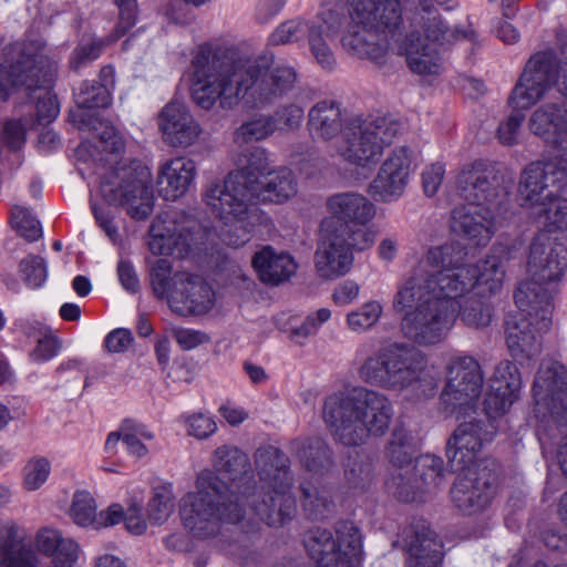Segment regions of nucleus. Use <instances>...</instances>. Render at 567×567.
<instances>
[{"mask_svg":"<svg viewBox=\"0 0 567 567\" xmlns=\"http://www.w3.org/2000/svg\"><path fill=\"white\" fill-rule=\"evenodd\" d=\"M212 464L214 471H202L196 491L179 502L183 526L193 536L213 537L220 523L237 524L247 518L251 526L261 522L279 527L293 518L297 506L289 460L280 450L270 446L256 453L258 487L251 480L249 457L238 447H217Z\"/></svg>","mask_w":567,"mask_h":567,"instance_id":"nucleus-1","label":"nucleus"},{"mask_svg":"<svg viewBox=\"0 0 567 567\" xmlns=\"http://www.w3.org/2000/svg\"><path fill=\"white\" fill-rule=\"evenodd\" d=\"M193 99L204 110L217 102L234 109L272 102L292 90L297 73L291 66L269 68L265 58L239 55L235 50L198 48L193 61Z\"/></svg>","mask_w":567,"mask_h":567,"instance_id":"nucleus-2","label":"nucleus"},{"mask_svg":"<svg viewBox=\"0 0 567 567\" xmlns=\"http://www.w3.org/2000/svg\"><path fill=\"white\" fill-rule=\"evenodd\" d=\"M467 265L424 272L412 268L392 300L403 336L419 346L442 342L457 319V305L474 289Z\"/></svg>","mask_w":567,"mask_h":567,"instance_id":"nucleus-3","label":"nucleus"},{"mask_svg":"<svg viewBox=\"0 0 567 567\" xmlns=\"http://www.w3.org/2000/svg\"><path fill=\"white\" fill-rule=\"evenodd\" d=\"M394 415L390 399L372 389L354 386L324 399L322 419L332 435L349 446L363 444L370 436H382Z\"/></svg>","mask_w":567,"mask_h":567,"instance_id":"nucleus-4","label":"nucleus"},{"mask_svg":"<svg viewBox=\"0 0 567 567\" xmlns=\"http://www.w3.org/2000/svg\"><path fill=\"white\" fill-rule=\"evenodd\" d=\"M349 6L352 25L341 38L342 48L351 55L383 64L388 44L380 33H394L400 28V1L349 0Z\"/></svg>","mask_w":567,"mask_h":567,"instance_id":"nucleus-5","label":"nucleus"},{"mask_svg":"<svg viewBox=\"0 0 567 567\" xmlns=\"http://www.w3.org/2000/svg\"><path fill=\"white\" fill-rule=\"evenodd\" d=\"M518 311L506 321V344L519 362L536 358L542 351L543 336L551 326L550 296L537 285L520 282L514 293Z\"/></svg>","mask_w":567,"mask_h":567,"instance_id":"nucleus-6","label":"nucleus"},{"mask_svg":"<svg viewBox=\"0 0 567 567\" xmlns=\"http://www.w3.org/2000/svg\"><path fill=\"white\" fill-rule=\"evenodd\" d=\"M426 365V355L421 350L405 342H392L363 361L359 377L372 386L402 392L421 381Z\"/></svg>","mask_w":567,"mask_h":567,"instance_id":"nucleus-7","label":"nucleus"},{"mask_svg":"<svg viewBox=\"0 0 567 567\" xmlns=\"http://www.w3.org/2000/svg\"><path fill=\"white\" fill-rule=\"evenodd\" d=\"M558 179L553 163L535 162L523 171L518 184L520 206L548 234L567 227V199L557 194Z\"/></svg>","mask_w":567,"mask_h":567,"instance_id":"nucleus-8","label":"nucleus"},{"mask_svg":"<svg viewBox=\"0 0 567 567\" xmlns=\"http://www.w3.org/2000/svg\"><path fill=\"white\" fill-rule=\"evenodd\" d=\"M346 21L347 14L342 4H324L310 21L295 18L280 23L268 41L272 45H282L307 37L309 51L316 63L326 71H332L337 60L331 42L338 37Z\"/></svg>","mask_w":567,"mask_h":567,"instance_id":"nucleus-9","label":"nucleus"},{"mask_svg":"<svg viewBox=\"0 0 567 567\" xmlns=\"http://www.w3.org/2000/svg\"><path fill=\"white\" fill-rule=\"evenodd\" d=\"M374 240L375 233L371 229L336 225L333 219H324L315 252L318 276L326 280L346 276L353 266V251L369 249Z\"/></svg>","mask_w":567,"mask_h":567,"instance_id":"nucleus-10","label":"nucleus"},{"mask_svg":"<svg viewBox=\"0 0 567 567\" xmlns=\"http://www.w3.org/2000/svg\"><path fill=\"white\" fill-rule=\"evenodd\" d=\"M401 131V123L390 116L353 120L343 131L337 154L348 164L371 168Z\"/></svg>","mask_w":567,"mask_h":567,"instance_id":"nucleus-11","label":"nucleus"},{"mask_svg":"<svg viewBox=\"0 0 567 567\" xmlns=\"http://www.w3.org/2000/svg\"><path fill=\"white\" fill-rule=\"evenodd\" d=\"M100 189L110 205L125 207L136 220L146 219L153 212L152 173L141 161L117 164L103 176Z\"/></svg>","mask_w":567,"mask_h":567,"instance_id":"nucleus-12","label":"nucleus"},{"mask_svg":"<svg viewBox=\"0 0 567 567\" xmlns=\"http://www.w3.org/2000/svg\"><path fill=\"white\" fill-rule=\"evenodd\" d=\"M303 545L317 567L357 566L362 556V539L359 528L352 522H340L332 532L313 527L306 532Z\"/></svg>","mask_w":567,"mask_h":567,"instance_id":"nucleus-13","label":"nucleus"},{"mask_svg":"<svg viewBox=\"0 0 567 567\" xmlns=\"http://www.w3.org/2000/svg\"><path fill=\"white\" fill-rule=\"evenodd\" d=\"M203 198L210 213L224 225L234 220L267 219L266 215L256 206L252 189L245 184L240 174H228L223 182L209 184Z\"/></svg>","mask_w":567,"mask_h":567,"instance_id":"nucleus-14","label":"nucleus"},{"mask_svg":"<svg viewBox=\"0 0 567 567\" xmlns=\"http://www.w3.org/2000/svg\"><path fill=\"white\" fill-rule=\"evenodd\" d=\"M148 236V248L154 255L184 258L203 239L204 234L193 216L166 210L154 218Z\"/></svg>","mask_w":567,"mask_h":567,"instance_id":"nucleus-15","label":"nucleus"},{"mask_svg":"<svg viewBox=\"0 0 567 567\" xmlns=\"http://www.w3.org/2000/svg\"><path fill=\"white\" fill-rule=\"evenodd\" d=\"M484 383L481 365L472 355L461 354L450 359L447 381L441 393L444 411L456 419L475 412Z\"/></svg>","mask_w":567,"mask_h":567,"instance_id":"nucleus-16","label":"nucleus"},{"mask_svg":"<svg viewBox=\"0 0 567 567\" xmlns=\"http://www.w3.org/2000/svg\"><path fill=\"white\" fill-rule=\"evenodd\" d=\"M452 488L453 504L464 514H476L486 508L498 487V466L492 458H482L472 467L458 471Z\"/></svg>","mask_w":567,"mask_h":567,"instance_id":"nucleus-17","label":"nucleus"},{"mask_svg":"<svg viewBox=\"0 0 567 567\" xmlns=\"http://www.w3.org/2000/svg\"><path fill=\"white\" fill-rule=\"evenodd\" d=\"M456 192L467 204L489 207L501 206L509 194L504 177L483 159L462 166L456 176Z\"/></svg>","mask_w":567,"mask_h":567,"instance_id":"nucleus-18","label":"nucleus"},{"mask_svg":"<svg viewBox=\"0 0 567 567\" xmlns=\"http://www.w3.org/2000/svg\"><path fill=\"white\" fill-rule=\"evenodd\" d=\"M558 60L553 50L534 53L526 62L508 103L516 110H527L540 101L557 81Z\"/></svg>","mask_w":567,"mask_h":567,"instance_id":"nucleus-19","label":"nucleus"},{"mask_svg":"<svg viewBox=\"0 0 567 567\" xmlns=\"http://www.w3.org/2000/svg\"><path fill=\"white\" fill-rule=\"evenodd\" d=\"M497 432L492 421L473 419L462 422L453 432L446 444L447 464L452 472L472 467L483 446L489 443Z\"/></svg>","mask_w":567,"mask_h":567,"instance_id":"nucleus-20","label":"nucleus"},{"mask_svg":"<svg viewBox=\"0 0 567 567\" xmlns=\"http://www.w3.org/2000/svg\"><path fill=\"white\" fill-rule=\"evenodd\" d=\"M537 413L546 410L557 427L567 429V369L557 361L542 364L534 384Z\"/></svg>","mask_w":567,"mask_h":567,"instance_id":"nucleus-21","label":"nucleus"},{"mask_svg":"<svg viewBox=\"0 0 567 567\" xmlns=\"http://www.w3.org/2000/svg\"><path fill=\"white\" fill-rule=\"evenodd\" d=\"M567 267V247L548 233H538L532 240L527 259L529 282L540 287L561 278Z\"/></svg>","mask_w":567,"mask_h":567,"instance_id":"nucleus-22","label":"nucleus"},{"mask_svg":"<svg viewBox=\"0 0 567 567\" xmlns=\"http://www.w3.org/2000/svg\"><path fill=\"white\" fill-rule=\"evenodd\" d=\"M414 168L413 152L406 146L395 147L370 183L369 194L374 200L381 203L399 200L405 192Z\"/></svg>","mask_w":567,"mask_h":567,"instance_id":"nucleus-23","label":"nucleus"},{"mask_svg":"<svg viewBox=\"0 0 567 567\" xmlns=\"http://www.w3.org/2000/svg\"><path fill=\"white\" fill-rule=\"evenodd\" d=\"M443 483V461L434 455H424L416 460L415 465L392 475L393 494L404 503L415 501L419 494L436 488Z\"/></svg>","mask_w":567,"mask_h":567,"instance_id":"nucleus-24","label":"nucleus"},{"mask_svg":"<svg viewBox=\"0 0 567 567\" xmlns=\"http://www.w3.org/2000/svg\"><path fill=\"white\" fill-rule=\"evenodd\" d=\"M33 55L16 48L7 52L6 60L0 63V97L7 101L11 90L24 87L28 94L44 86L45 80L40 75Z\"/></svg>","mask_w":567,"mask_h":567,"instance_id":"nucleus-25","label":"nucleus"},{"mask_svg":"<svg viewBox=\"0 0 567 567\" xmlns=\"http://www.w3.org/2000/svg\"><path fill=\"white\" fill-rule=\"evenodd\" d=\"M494 208L471 204L455 206L450 219L452 233L475 246H486L496 230Z\"/></svg>","mask_w":567,"mask_h":567,"instance_id":"nucleus-26","label":"nucleus"},{"mask_svg":"<svg viewBox=\"0 0 567 567\" xmlns=\"http://www.w3.org/2000/svg\"><path fill=\"white\" fill-rule=\"evenodd\" d=\"M212 287L199 276L175 275L169 295L171 309L182 316L203 315L214 305Z\"/></svg>","mask_w":567,"mask_h":567,"instance_id":"nucleus-27","label":"nucleus"},{"mask_svg":"<svg viewBox=\"0 0 567 567\" xmlns=\"http://www.w3.org/2000/svg\"><path fill=\"white\" fill-rule=\"evenodd\" d=\"M522 380L517 367L508 361H501L496 368L484 399V421H495L502 416L517 399Z\"/></svg>","mask_w":567,"mask_h":567,"instance_id":"nucleus-28","label":"nucleus"},{"mask_svg":"<svg viewBox=\"0 0 567 567\" xmlns=\"http://www.w3.org/2000/svg\"><path fill=\"white\" fill-rule=\"evenodd\" d=\"M163 140L173 147L187 148L199 140L203 128L189 110L179 102L167 103L158 114Z\"/></svg>","mask_w":567,"mask_h":567,"instance_id":"nucleus-29","label":"nucleus"},{"mask_svg":"<svg viewBox=\"0 0 567 567\" xmlns=\"http://www.w3.org/2000/svg\"><path fill=\"white\" fill-rule=\"evenodd\" d=\"M406 567H441L443 553L437 535L425 524H413L403 534Z\"/></svg>","mask_w":567,"mask_h":567,"instance_id":"nucleus-30","label":"nucleus"},{"mask_svg":"<svg viewBox=\"0 0 567 567\" xmlns=\"http://www.w3.org/2000/svg\"><path fill=\"white\" fill-rule=\"evenodd\" d=\"M196 176L193 159L176 157L163 163L157 172V190L165 200H176L184 196Z\"/></svg>","mask_w":567,"mask_h":567,"instance_id":"nucleus-31","label":"nucleus"},{"mask_svg":"<svg viewBox=\"0 0 567 567\" xmlns=\"http://www.w3.org/2000/svg\"><path fill=\"white\" fill-rule=\"evenodd\" d=\"M327 208L338 225L365 226L375 216L374 204L364 195L353 192L332 195L327 200ZM336 224L337 221L333 220Z\"/></svg>","mask_w":567,"mask_h":567,"instance_id":"nucleus-32","label":"nucleus"},{"mask_svg":"<svg viewBox=\"0 0 567 567\" xmlns=\"http://www.w3.org/2000/svg\"><path fill=\"white\" fill-rule=\"evenodd\" d=\"M251 265L259 279L268 285L278 286L295 275L298 265L287 252L277 251L271 246H265L257 251Z\"/></svg>","mask_w":567,"mask_h":567,"instance_id":"nucleus-33","label":"nucleus"},{"mask_svg":"<svg viewBox=\"0 0 567 567\" xmlns=\"http://www.w3.org/2000/svg\"><path fill=\"white\" fill-rule=\"evenodd\" d=\"M297 186L292 171L279 167L266 174L251 189L256 202L284 204L297 194Z\"/></svg>","mask_w":567,"mask_h":567,"instance_id":"nucleus-34","label":"nucleus"},{"mask_svg":"<svg viewBox=\"0 0 567 567\" xmlns=\"http://www.w3.org/2000/svg\"><path fill=\"white\" fill-rule=\"evenodd\" d=\"M343 118L339 104L321 101L315 104L308 114V128L313 137L332 140L342 132Z\"/></svg>","mask_w":567,"mask_h":567,"instance_id":"nucleus-35","label":"nucleus"},{"mask_svg":"<svg viewBox=\"0 0 567 567\" xmlns=\"http://www.w3.org/2000/svg\"><path fill=\"white\" fill-rule=\"evenodd\" d=\"M33 551L21 546L17 527L0 524V567H35Z\"/></svg>","mask_w":567,"mask_h":567,"instance_id":"nucleus-36","label":"nucleus"},{"mask_svg":"<svg viewBox=\"0 0 567 567\" xmlns=\"http://www.w3.org/2000/svg\"><path fill=\"white\" fill-rule=\"evenodd\" d=\"M466 252L458 243H445L427 249L424 256L413 268H421L424 272L452 269L464 266Z\"/></svg>","mask_w":567,"mask_h":567,"instance_id":"nucleus-37","label":"nucleus"},{"mask_svg":"<svg viewBox=\"0 0 567 567\" xmlns=\"http://www.w3.org/2000/svg\"><path fill=\"white\" fill-rule=\"evenodd\" d=\"M410 70L417 74H437L439 56L435 50L423 43L421 37L412 32L403 45Z\"/></svg>","mask_w":567,"mask_h":567,"instance_id":"nucleus-38","label":"nucleus"},{"mask_svg":"<svg viewBox=\"0 0 567 567\" xmlns=\"http://www.w3.org/2000/svg\"><path fill=\"white\" fill-rule=\"evenodd\" d=\"M468 269L473 270L474 288L482 287L488 295L497 293L505 278V270L499 257L491 255L476 264H467Z\"/></svg>","mask_w":567,"mask_h":567,"instance_id":"nucleus-39","label":"nucleus"},{"mask_svg":"<svg viewBox=\"0 0 567 567\" xmlns=\"http://www.w3.org/2000/svg\"><path fill=\"white\" fill-rule=\"evenodd\" d=\"M427 13V18L422 17L423 21V30L425 38L432 42H437L440 44L451 43L454 40H470L473 41L475 38V31L471 28L461 29V28H449L440 16L433 14L429 10H424Z\"/></svg>","mask_w":567,"mask_h":567,"instance_id":"nucleus-40","label":"nucleus"},{"mask_svg":"<svg viewBox=\"0 0 567 567\" xmlns=\"http://www.w3.org/2000/svg\"><path fill=\"white\" fill-rule=\"evenodd\" d=\"M471 329L487 328L494 317V308L491 302L482 298H467L457 305V318Z\"/></svg>","mask_w":567,"mask_h":567,"instance_id":"nucleus-41","label":"nucleus"},{"mask_svg":"<svg viewBox=\"0 0 567 567\" xmlns=\"http://www.w3.org/2000/svg\"><path fill=\"white\" fill-rule=\"evenodd\" d=\"M175 496L172 485H157L152 489V496L147 503V517L154 525L164 524L172 515L175 507Z\"/></svg>","mask_w":567,"mask_h":567,"instance_id":"nucleus-42","label":"nucleus"},{"mask_svg":"<svg viewBox=\"0 0 567 567\" xmlns=\"http://www.w3.org/2000/svg\"><path fill=\"white\" fill-rule=\"evenodd\" d=\"M155 435L148 427L142 423L125 420L122 423V441L126 446L128 454L142 458L148 454L146 441H153Z\"/></svg>","mask_w":567,"mask_h":567,"instance_id":"nucleus-43","label":"nucleus"},{"mask_svg":"<svg viewBox=\"0 0 567 567\" xmlns=\"http://www.w3.org/2000/svg\"><path fill=\"white\" fill-rule=\"evenodd\" d=\"M302 507L310 519H322L330 512L332 505L331 492L326 487L312 484L301 485Z\"/></svg>","mask_w":567,"mask_h":567,"instance_id":"nucleus-44","label":"nucleus"},{"mask_svg":"<svg viewBox=\"0 0 567 567\" xmlns=\"http://www.w3.org/2000/svg\"><path fill=\"white\" fill-rule=\"evenodd\" d=\"M298 455L308 471L320 472L331 465V452L324 440L316 436L307 440Z\"/></svg>","mask_w":567,"mask_h":567,"instance_id":"nucleus-45","label":"nucleus"},{"mask_svg":"<svg viewBox=\"0 0 567 567\" xmlns=\"http://www.w3.org/2000/svg\"><path fill=\"white\" fill-rule=\"evenodd\" d=\"M244 156L246 157V164L240 169L230 172V174H240L245 184L252 188L266 174L271 172L270 165L266 151L261 147H252Z\"/></svg>","mask_w":567,"mask_h":567,"instance_id":"nucleus-46","label":"nucleus"},{"mask_svg":"<svg viewBox=\"0 0 567 567\" xmlns=\"http://www.w3.org/2000/svg\"><path fill=\"white\" fill-rule=\"evenodd\" d=\"M276 132L275 120L270 115H259L244 122L235 132L237 144H246L267 138Z\"/></svg>","mask_w":567,"mask_h":567,"instance_id":"nucleus-47","label":"nucleus"},{"mask_svg":"<svg viewBox=\"0 0 567 567\" xmlns=\"http://www.w3.org/2000/svg\"><path fill=\"white\" fill-rule=\"evenodd\" d=\"M388 456L390 461L398 466V472H404L406 467L411 466L413 458V446L409 432L402 427L393 431L391 440L388 445Z\"/></svg>","mask_w":567,"mask_h":567,"instance_id":"nucleus-48","label":"nucleus"},{"mask_svg":"<svg viewBox=\"0 0 567 567\" xmlns=\"http://www.w3.org/2000/svg\"><path fill=\"white\" fill-rule=\"evenodd\" d=\"M74 95L80 109L107 107L112 101L111 92L100 86L96 81H83Z\"/></svg>","mask_w":567,"mask_h":567,"instance_id":"nucleus-49","label":"nucleus"},{"mask_svg":"<svg viewBox=\"0 0 567 567\" xmlns=\"http://www.w3.org/2000/svg\"><path fill=\"white\" fill-rule=\"evenodd\" d=\"M559 112L560 106L557 104L543 105L533 113L529 120L530 131L535 135L543 136L548 141L550 134H556L560 131L558 127Z\"/></svg>","mask_w":567,"mask_h":567,"instance_id":"nucleus-50","label":"nucleus"},{"mask_svg":"<svg viewBox=\"0 0 567 567\" xmlns=\"http://www.w3.org/2000/svg\"><path fill=\"white\" fill-rule=\"evenodd\" d=\"M70 515L73 522L79 526H95L96 504L93 496L86 491L75 492L70 508Z\"/></svg>","mask_w":567,"mask_h":567,"instance_id":"nucleus-51","label":"nucleus"},{"mask_svg":"<svg viewBox=\"0 0 567 567\" xmlns=\"http://www.w3.org/2000/svg\"><path fill=\"white\" fill-rule=\"evenodd\" d=\"M383 308L379 301H368L347 316L348 327L355 332L372 328L380 319Z\"/></svg>","mask_w":567,"mask_h":567,"instance_id":"nucleus-52","label":"nucleus"},{"mask_svg":"<svg viewBox=\"0 0 567 567\" xmlns=\"http://www.w3.org/2000/svg\"><path fill=\"white\" fill-rule=\"evenodd\" d=\"M50 473L51 463L47 457H31L22 470L23 487L29 492L39 489L48 481Z\"/></svg>","mask_w":567,"mask_h":567,"instance_id":"nucleus-53","label":"nucleus"},{"mask_svg":"<svg viewBox=\"0 0 567 567\" xmlns=\"http://www.w3.org/2000/svg\"><path fill=\"white\" fill-rule=\"evenodd\" d=\"M112 37L105 39H92L87 42H81L72 52L70 65L74 71L80 70L92 61L96 60L103 50L113 43Z\"/></svg>","mask_w":567,"mask_h":567,"instance_id":"nucleus-54","label":"nucleus"},{"mask_svg":"<svg viewBox=\"0 0 567 567\" xmlns=\"http://www.w3.org/2000/svg\"><path fill=\"white\" fill-rule=\"evenodd\" d=\"M265 220H254L252 223L248 218L234 220L225 225L220 238L227 246L238 248L250 240L255 227L261 225Z\"/></svg>","mask_w":567,"mask_h":567,"instance_id":"nucleus-55","label":"nucleus"},{"mask_svg":"<svg viewBox=\"0 0 567 567\" xmlns=\"http://www.w3.org/2000/svg\"><path fill=\"white\" fill-rule=\"evenodd\" d=\"M11 224L28 241H35L42 236L39 220L24 207L14 206L11 209Z\"/></svg>","mask_w":567,"mask_h":567,"instance_id":"nucleus-56","label":"nucleus"},{"mask_svg":"<svg viewBox=\"0 0 567 567\" xmlns=\"http://www.w3.org/2000/svg\"><path fill=\"white\" fill-rule=\"evenodd\" d=\"M172 264L167 259L161 258L155 261L151 269V284L157 298H167L173 290L171 287Z\"/></svg>","mask_w":567,"mask_h":567,"instance_id":"nucleus-57","label":"nucleus"},{"mask_svg":"<svg viewBox=\"0 0 567 567\" xmlns=\"http://www.w3.org/2000/svg\"><path fill=\"white\" fill-rule=\"evenodd\" d=\"M115 6L118 9V17L114 34L111 35L112 41H117L130 29H132L135 25L138 16L137 0H115Z\"/></svg>","mask_w":567,"mask_h":567,"instance_id":"nucleus-58","label":"nucleus"},{"mask_svg":"<svg viewBox=\"0 0 567 567\" xmlns=\"http://www.w3.org/2000/svg\"><path fill=\"white\" fill-rule=\"evenodd\" d=\"M20 270L23 279L31 288L40 287L47 279V267L44 259L38 256H30L20 262Z\"/></svg>","mask_w":567,"mask_h":567,"instance_id":"nucleus-59","label":"nucleus"},{"mask_svg":"<svg viewBox=\"0 0 567 567\" xmlns=\"http://www.w3.org/2000/svg\"><path fill=\"white\" fill-rule=\"evenodd\" d=\"M102 131L99 134V141L96 148L102 153H106L109 155H120L125 147V142L123 136L115 130L113 125L110 124H101Z\"/></svg>","mask_w":567,"mask_h":567,"instance_id":"nucleus-60","label":"nucleus"},{"mask_svg":"<svg viewBox=\"0 0 567 567\" xmlns=\"http://www.w3.org/2000/svg\"><path fill=\"white\" fill-rule=\"evenodd\" d=\"M270 116L275 120L276 131H292L302 122L303 110L296 104H290Z\"/></svg>","mask_w":567,"mask_h":567,"instance_id":"nucleus-61","label":"nucleus"},{"mask_svg":"<svg viewBox=\"0 0 567 567\" xmlns=\"http://www.w3.org/2000/svg\"><path fill=\"white\" fill-rule=\"evenodd\" d=\"M331 317V311L328 308H321L313 313H310L306 320L297 328L292 329L293 337L307 338L315 334L319 327L327 322Z\"/></svg>","mask_w":567,"mask_h":567,"instance_id":"nucleus-62","label":"nucleus"},{"mask_svg":"<svg viewBox=\"0 0 567 567\" xmlns=\"http://www.w3.org/2000/svg\"><path fill=\"white\" fill-rule=\"evenodd\" d=\"M79 545L70 538H65L52 555L54 567H74L79 559Z\"/></svg>","mask_w":567,"mask_h":567,"instance_id":"nucleus-63","label":"nucleus"},{"mask_svg":"<svg viewBox=\"0 0 567 567\" xmlns=\"http://www.w3.org/2000/svg\"><path fill=\"white\" fill-rule=\"evenodd\" d=\"M217 430V424L209 415L198 413L188 417L187 432L197 439H206Z\"/></svg>","mask_w":567,"mask_h":567,"instance_id":"nucleus-64","label":"nucleus"}]
</instances>
